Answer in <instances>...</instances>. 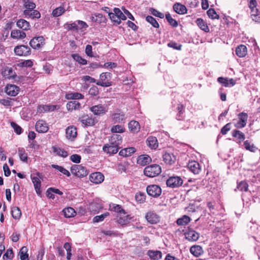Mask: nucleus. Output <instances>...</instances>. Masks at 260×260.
I'll list each match as a JSON object with an SVG mask.
<instances>
[{
  "label": "nucleus",
  "instance_id": "obj_64",
  "mask_svg": "<svg viewBox=\"0 0 260 260\" xmlns=\"http://www.w3.org/2000/svg\"><path fill=\"white\" fill-rule=\"evenodd\" d=\"M11 125L17 134L20 135L22 133V128L17 124L14 122H12L11 123Z\"/></svg>",
  "mask_w": 260,
  "mask_h": 260
},
{
  "label": "nucleus",
  "instance_id": "obj_42",
  "mask_svg": "<svg viewBox=\"0 0 260 260\" xmlns=\"http://www.w3.org/2000/svg\"><path fill=\"white\" fill-rule=\"evenodd\" d=\"M196 23L202 30L205 31V32H208L209 31L208 26L202 19L198 18L196 21Z\"/></svg>",
  "mask_w": 260,
  "mask_h": 260
},
{
  "label": "nucleus",
  "instance_id": "obj_52",
  "mask_svg": "<svg viewBox=\"0 0 260 260\" xmlns=\"http://www.w3.org/2000/svg\"><path fill=\"white\" fill-rule=\"evenodd\" d=\"M207 14L208 16V17L212 19H219V16L217 14L216 11L214 9L210 8L209 9L207 12Z\"/></svg>",
  "mask_w": 260,
  "mask_h": 260
},
{
  "label": "nucleus",
  "instance_id": "obj_13",
  "mask_svg": "<svg viewBox=\"0 0 260 260\" xmlns=\"http://www.w3.org/2000/svg\"><path fill=\"white\" fill-rule=\"evenodd\" d=\"M184 235L185 239L191 242L196 241L199 238V234L195 231L191 229H188L184 233Z\"/></svg>",
  "mask_w": 260,
  "mask_h": 260
},
{
  "label": "nucleus",
  "instance_id": "obj_15",
  "mask_svg": "<svg viewBox=\"0 0 260 260\" xmlns=\"http://www.w3.org/2000/svg\"><path fill=\"white\" fill-rule=\"evenodd\" d=\"M36 129L39 133H44L48 131L47 123L43 120H38L35 125Z\"/></svg>",
  "mask_w": 260,
  "mask_h": 260
},
{
  "label": "nucleus",
  "instance_id": "obj_9",
  "mask_svg": "<svg viewBox=\"0 0 260 260\" xmlns=\"http://www.w3.org/2000/svg\"><path fill=\"white\" fill-rule=\"evenodd\" d=\"M14 52L17 55L24 56H28L31 53L29 47L25 45H20L15 47Z\"/></svg>",
  "mask_w": 260,
  "mask_h": 260
},
{
  "label": "nucleus",
  "instance_id": "obj_4",
  "mask_svg": "<svg viewBox=\"0 0 260 260\" xmlns=\"http://www.w3.org/2000/svg\"><path fill=\"white\" fill-rule=\"evenodd\" d=\"M100 80L96 82L98 85L103 87H109L112 85L111 82L109 80L111 78V74L110 73H102L100 76Z\"/></svg>",
  "mask_w": 260,
  "mask_h": 260
},
{
  "label": "nucleus",
  "instance_id": "obj_12",
  "mask_svg": "<svg viewBox=\"0 0 260 260\" xmlns=\"http://www.w3.org/2000/svg\"><path fill=\"white\" fill-rule=\"evenodd\" d=\"M145 218L147 221L151 224H155L159 221V216L153 211L148 212L146 215Z\"/></svg>",
  "mask_w": 260,
  "mask_h": 260
},
{
  "label": "nucleus",
  "instance_id": "obj_34",
  "mask_svg": "<svg viewBox=\"0 0 260 260\" xmlns=\"http://www.w3.org/2000/svg\"><path fill=\"white\" fill-rule=\"evenodd\" d=\"M11 36L13 39H23L26 37V34L23 31L14 29L11 31Z\"/></svg>",
  "mask_w": 260,
  "mask_h": 260
},
{
  "label": "nucleus",
  "instance_id": "obj_46",
  "mask_svg": "<svg viewBox=\"0 0 260 260\" xmlns=\"http://www.w3.org/2000/svg\"><path fill=\"white\" fill-rule=\"evenodd\" d=\"M66 98L67 99L70 100V99H82L84 98L83 95H82L81 93H78V92H75V93H70L68 94H67L66 95Z\"/></svg>",
  "mask_w": 260,
  "mask_h": 260
},
{
  "label": "nucleus",
  "instance_id": "obj_29",
  "mask_svg": "<svg viewBox=\"0 0 260 260\" xmlns=\"http://www.w3.org/2000/svg\"><path fill=\"white\" fill-rule=\"evenodd\" d=\"M174 10L179 14H184L187 13L186 7L180 3H175L173 5Z\"/></svg>",
  "mask_w": 260,
  "mask_h": 260
},
{
  "label": "nucleus",
  "instance_id": "obj_11",
  "mask_svg": "<svg viewBox=\"0 0 260 260\" xmlns=\"http://www.w3.org/2000/svg\"><path fill=\"white\" fill-rule=\"evenodd\" d=\"M66 138L71 141H74L77 137V128L75 126L71 125L66 129Z\"/></svg>",
  "mask_w": 260,
  "mask_h": 260
},
{
  "label": "nucleus",
  "instance_id": "obj_41",
  "mask_svg": "<svg viewBox=\"0 0 260 260\" xmlns=\"http://www.w3.org/2000/svg\"><path fill=\"white\" fill-rule=\"evenodd\" d=\"M62 212L63 213L64 216L67 218L74 217L76 214L75 210L72 207L64 208L62 210Z\"/></svg>",
  "mask_w": 260,
  "mask_h": 260
},
{
  "label": "nucleus",
  "instance_id": "obj_39",
  "mask_svg": "<svg viewBox=\"0 0 260 260\" xmlns=\"http://www.w3.org/2000/svg\"><path fill=\"white\" fill-rule=\"evenodd\" d=\"M148 255L151 259L154 260H158L161 258L162 253L160 251L149 250Z\"/></svg>",
  "mask_w": 260,
  "mask_h": 260
},
{
  "label": "nucleus",
  "instance_id": "obj_58",
  "mask_svg": "<svg viewBox=\"0 0 260 260\" xmlns=\"http://www.w3.org/2000/svg\"><path fill=\"white\" fill-rule=\"evenodd\" d=\"M14 257V254L12 249L9 248L7 250L6 253L4 254L3 258L4 260L7 259H12Z\"/></svg>",
  "mask_w": 260,
  "mask_h": 260
},
{
  "label": "nucleus",
  "instance_id": "obj_22",
  "mask_svg": "<svg viewBox=\"0 0 260 260\" xmlns=\"http://www.w3.org/2000/svg\"><path fill=\"white\" fill-rule=\"evenodd\" d=\"M151 161V157L146 154L141 155L138 157L137 164L144 166Z\"/></svg>",
  "mask_w": 260,
  "mask_h": 260
},
{
  "label": "nucleus",
  "instance_id": "obj_8",
  "mask_svg": "<svg viewBox=\"0 0 260 260\" xmlns=\"http://www.w3.org/2000/svg\"><path fill=\"white\" fill-rule=\"evenodd\" d=\"M79 120L85 126H93L98 122V120L95 117H93L92 116L88 115L82 116L79 118Z\"/></svg>",
  "mask_w": 260,
  "mask_h": 260
},
{
  "label": "nucleus",
  "instance_id": "obj_56",
  "mask_svg": "<svg viewBox=\"0 0 260 260\" xmlns=\"http://www.w3.org/2000/svg\"><path fill=\"white\" fill-rule=\"evenodd\" d=\"M65 11L64 9L62 7H59L55 9L52 12V15L54 17H58L61 15Z\"/></svg>",
  "mask_w": 260,
  "mask_h": 260
},
{
  "label": "nucleus",
  "instance_id": "obj_37",
  "mask_svg": "<svg viewBox=\"0 0 260 260\" xmlns=\"http://www.w3.org/2000/svg\"><path fill=\"white\" fill-rule=\"evenodd\" d=\"M232 136L236 139V141L238 143H241L244 141V135L240 131H233L232 132Z\"/></svg>",
  "mask_w": 260,
  "mask_h": 260
},
{
  "label": "nucleus",
  "instance_id": "obj_27",
  "mask_svg": "<svg viewBox=\"0 0 260 260\" xmlns=\"http://www.w3.org/2000/svg\"><path fill=\"white\" fill-rule=\"evenodd\" d=\"M55 105H40L38 107L37 111L39 113H44L45 112L53 111L56 109Z\"/></svg>",
  "mask_w": 260,
  "mask_h": 260
},
{
  "label": "nucleus",
  "instance_id": "obj_28",
  "mask_svg": "<svg viewBox=\"0 0 260 260\" xmlns=\"http://www.w3.org/2000/svg\"><path fill=\"white\" fill-rule=\"evenodd\" d=\"M136 151L135 147H128L121 150L119 153L120 156L128 157L132 155Z\"/></svg>",
  "mask_w": 260,
  "mask_h": 260
},
{
  "label": "nucleus",
  "instance_id": "obj_47",
  "mask_svg": "<svg viewBox=\"0 0 260 260\" xmlns=\"http://www.w3.org/2000/svg\"><path fill=\"white\" fill-rule=\"evenodd\" d=\"M167 21L170 25L173 27H176L178 25V22L173 19L170 13H167L165 15Z\"/></svg>",
  "mask_w": 260,
  "mask_h": 260
},
{
  "label": "nucleus",
  "instance_id": "obj_35",
  "mask_svg": "<svg viewBox=\"0 0 260 260\" xmlns=\"http://www.w3.org/2000/svg\"><path fill=\"white\" fill-rule=\"evenodd\" d=\"M81 107V104L79 102L74 101L68 102L67 104V108L69 111L79 109Z\"/></svg>",
  "mask_w": 260,
  "mask_h": 260
},
{
  "label": "nucleus",
  "instance_id": "obj_6",
  "mask_svg": "<svg viewBox=\"0 0 260 260\" xmlns=\"http://www.w3.org/2000/svg\"><path fill=\"white\" fill-rule=\"evenodd\" d=\"M168 186L172 188H176L180 186L183 183V180L178 176H172L167 180Z\"/></svg>",
  "mask_w": 260,
  "mask_h": 260
},
{
  "label": "nucleus",
  "instance_id": "obj_43",
  "mask_svg": "<svg viewBox=\"0 0 260 260\" xmlns=\"http://www.w3.org/2000/svg\"><path fill=\"white\" fill-rule=\"evenodd\" d=\"M28 249L26 247H22L19 252V255L21 260H27L28 259Z\"/></svg>",
  "mask_w": 260,
  "mask_h": 260
},
{
  "label": "nucleus",
  "instance_id": "obj_59",
  "mask_svg": "<svg viewBox=\"0 0 260 260\" xmlns=\"http://www.w3.org/2000/svg\"><path fill=\"white\" fill-rule=\"evenodd\" d=\"M149 11L151 14L156 17H158L160 18H164L165 17V15L162 13L159 12L158 11L154 8H150Z\"/></svg>",
  "mask_w": 260,
  "mask_h": 260
},
{
  "label": "nucleus",
  "instance_id": "obj_38",
  "mask_svg": "<svg viewBox=\"0 0 260 260\" xmlns=\"http://www.w3.org/2000/svg\"><path fill=\"white\" fill-rule=\"evenodd\" d=\"M190 220L191 219L188 216L184 215L177 220L176 223L178 225H186Z\"/></svg>",
  "mask_w": 260,
  "mask_h": 260
},
{
  "label": "nucleus",
  "instance_id": "obj_17",
  "mask_svg": "<svg viewBox=\"0 0 260 260\" xmlns=\"http://www.w3.org/2000/svg\"><path fill=\"white\" fill-rule=\"evenodd\" d=\"M104 180V175L100 172H95L92 173L90 175V180L91 182L99 184L102 183Z\"/></svg>",
  "mask_w": 260,
  "mask_h": 260
},
{
  "label": "nucleus",
  "instance_id": "obj_54",
  "mask_svg": "<svg viewBox=\"0 0 260 260\" xmlns=\"http://www.w3.org/2000/svg\"><path fill=\"white\" fill-rule=\"evenodd\" d=\"M64 26L68 30H77L78 29L77 24L75 22L72 23H66Z\"/></svg>",
  "mask_w": 260,
  "mask_h": 260
},
{
  "label": "nucleus",
  "instance_id": "obj_53",
  "mask_svg": "<svg viewBox=\"0 0 260 260\" xmlns=\"http://www.w3.org/2000/svg\"><path fill=\"white\" fill-rule=\"evenodd\" d=\"M146 20L150 23L154 27L158 28L159 25L156 19L151 16H147L146 17Z\"/></svg>",
  "mask_w": 260,
  "mask_h": 260
},
{
  "label": "nucleus",
  "instance_id": "obj_16",
  "mask_svg": "<svg viewBox=\"0 0 260 260\" xmlns=\"http://www.w3.org/2000/svg\"><path fill=\"white\" fill-rule=\"evenodd\" d=\"M6 92L10 96H15L18 94L19 87L15 85L8 84L6 87Z\"/></svg>",
  "mask_w": 260,
  "mask_h": 260
},
{
  "label": "nucleus",
  "instance_id": "obj_3",
  "mask_svg": "<svg viewBox=\"0 0 260 260\" xmlns=\"http://www.w3.org/2000/svg\"><path fill=\"white\" fill-rule=\"evenodd\" d=\"M71 171L73 175L78 177H83L88 173L86 168L81 165H74L71 168Z\"/></svg>",
  "mask_w": 260,
  "mask_h": 260
},
{
  "label": "nucleus",
  "instance_id": "obj_63",
  "mask_svg": "<svg viewBox=\"0 0 260 260\" xmlns=\"http://www.w3.org/2000/svg\"><path fill=\"white\" fill-rule=\"evenodd\" d=\"M236 53L239 57H244V45H240L236 48Z\"/></svg>",
  "mask_w": 260,
  "mask_h": 260
},
{
  "label": "nucleus",
  "instance_id": "obj_49",
  "mask_svg": "<svg viewBox=\"0 0 260 260\" xmlns=\"http://www.w3.org/2000/svg\"><path fill=\"white\" fill-rule=\"evenodd\" d=\"M245 148L251 152H254L258 150L257 148L250 142L245 141Z\"/></svg>",
  "mask_w": 260,
  "mask_h": 260
},
{
  "label": "nucleus",
  "instance_id": "obj_1",
  "mask_svg": "<svg viewBox=\"0 0 260 260\" xmlns=\"http://www.w3.org/2000/svg\"><path fill=\"white\" fill-rule=\"evenodd\" d=\"M248 5L251 11V17L256 22H260V13L256 8L257 3L256 0H247Z\"/></svg>",
  "mask_w": 260,
  "mask_h": 260
},
{
  "label": "nucleus",
  "instance_id": "obj_45",
  "mask_svg": "<svg viewBox=\"0 0 260 260\" xmlns=\"http://www.w3.org/2000/svg\"><path fill=\"white\" fill-rule=\"evenodd\" d=\"M11 213L12 217L15 219H19L21 216V211L17 207H14L12 208Z\"/></svg>",
  "mask_w": 260,
  "mask_h": 260
},
{
  "label": "nucleus",
  "instance_id": "obj_2",
  "mask_svg": "<svg viewBox=\"0 0 260 260\" xmlns=\"http://www.w3.org/2000/svg\"><path fill=\"white\" fill-rule=\"evenodd\" d=\"M144 174L150 178L158 176L161 172V167L158 165H151L144 169Z\"/></svg>",
  "mask_w": 260,
  "mask_h": 260
},
{
  "label": "nucleus",
  "instance_id": "obj_31",
  "mask_svg": "<svg viewBox=\"0 0 260 260\" xmlns=\"http://www.w3.org/2000/svg\"><path fill=\"white\" fill-rule=\"evenodd\" d=\"M24 14L29 17L34 18H39L41 17V14L39 11L35 10H25L24 11Z\"/></svg>",
  "mask_w": 260,
  "mask_h": 260
},
{
  "label": "nucleus",
  "instance_id": "obj_61",
  "mask_svg": "<svg viewBox=\"0 0 260 260\" xmlns=\"http://www.w3.org/2000/svg\"><path fill=\"white\" fill-rule=\"evenodd\" d=\"M113 11L117 15L119 19H120V20H124L126 19V17L125 16V15L121 12V11L119 8H114Z\"/></svg>",
  "mask_w": 260,
  "mask_h": 260
},
{
  "label": "nucleus",
  "instance_id": "obj_14",
  "mask_svg": "<svg viewBox=\"0 0 260 260\" xmlns=\"http://www.w3.org/2000/svg\"><path fill=\"white\" fill-rule=\"evenodd\" d=\"M2 74L4 77L8 79H15L17 77L15 72L12 68L6 67L2 71Z\"/></svg>",
  "mask_w": 260,
  "mask_h": 260
},
{
  "label": "nucleus",
  "instance_id": "obj_36",
  "mask_svg": "<svg viewBox=\"0 0 260 260\" xmlns=\"http://www.w3.org/2000/svg\"><path fill=\"white\" fill-rule=\"evenodd\" d=\"M109 210L117 212L118 213H123L124 214H125V212L124 209H123L121 206L119 205L111 203L109 205Z\"/></svg>",
  "mask_w": 260,
  "mask_h": 260
},
{
  "label": "nucleus",
  "instance_id": "obj_51",
  "mask_svg": "<svg viewBox=\"0 0 260 260\" xmlns=\"http://www.w3.org/2000/svg\"><path fill=\"white\" fill-rule=\"evenodd\" d=\"M26 10H33L36 7V4L32 0H23Z\"/></svg>",
  "mask_w": 260,
  "mask_h": 260
},
{
  "label": "nucleus",
  "instance_id": "obj_5",
  "mask_svg": "<svg viewBox=\"0 0 260 260\" xmlns=\"http://www.w3.org/2000/svg\"><path fill=\"white\" fill-rule=\"evenodd\" d=\"M45 44V39L43 36L35 37L29 42L30 46L35 49H39Z\"/></svg>",
  "mask_w": 260,
  "mask_h": 260
},
{
  "label": "nucleus",
  "instance_id": "obj_40",
  "mask_svg": "<svg viewBox=\"0 0 260 260\" xmlns=\"http://www.w3.org/2000/svg\"><path fill=\"white\" fill-rule=\"evenodd\" d=\"M16 24L18 27L23 30H26L29 29V22L24 19H21L18 20Z\"/></svg>",
  "mask_w": 260,
  "mask_h": 260
},
{
  "label": "nucleus",
  "instance_id": "obj_57",
  "mask_svg": "<svg viewBox=\"0 0 260 260\" xmlns=\"http://www.w3.org/2000/svg\"><path fill=\"white\" fill-rule=\"evenodd\" d=\"M109 215V213L108 212H106L103 214H101L100 215H98L95 216L93 218V222H99L100 221H102L104 220V219L108 215Z\"/></svg>",
  "mask_w": 260,
  "mask_h": 260
},
{
  "label": "nucleus",
  "instance_id": "obj_60",
  "mask_svg": "<svg viewBox=\"0 0 260 260\" xmlns=\"http://www.w3.org/2000/svg\"><path fill=\"white\" fill-rule=\"evenodd\" d=\"M145 194L142 192L137 193L135 196L136 200L140 203H142L145 202Z\"/></svg>",
  "mask_w": 260,
  "mask_h": 260
},
{
  "label": "nucleus",
  "instance_id": "obj_18",
  "mask_svg": "<svg viewBox=\"0 0 260 260\" xmlns=\"http://www.w3.org/2000/svg\"><path fill=\"white\" fill-rule=\"evenodd\" d=\"M122 138L120 135L114 134L109 140V143L118 147H120V145L122 144Z\"/></svg>",
  "mask_w": 260,
  "mask_h": 260
},
{
  "label": "nucleus",
  "instance_id": "obj_32",
  "mask_svg": "<svg viewBox=\"0 0 260 260\" xmlns=\"http://www.w3.org/2000/svg\"><path fill=\"white\" fill-rule=\"evenodd\" d=\"M190 252L194 256L199 257L203 253L202 247L200 245L192 246L190 248Z\"/></svg>",
  "mask_w": 260,
  "mask_h": 260
},
{
  "label": "nucleus",
  "instance_id": "obj_44",
  "mask_svg": "<svg viewBox=\"0 0 260 260\" xmlns=\"http://www.w3.org/2000/svg\"><path fill=\"white\" fill-rule=\"evenodd\" d=\"M18 153L21 160H22L23 162L27 161V154L25 152V151L23 148H19L18 150Z\"/></svg>",
  "mask_w": 260,
  "mask_h": 260
},
{
  "label": "nucleus",
  "instance_id": "obj_20",
  "mask_svg": "<svg viewBox=\"0 0 260 260\" xmlns=\"http://www.w3.org/2000/svg\"><path fill=\"white\" fill-rule=\"evenodd\" d=\"M120 147H118L113 145H111V144H106L104 145L103 147V150L105 152L110 154H116Z\"/></svg>",
  "mask_w": 260,
  "mask_h": 260
},
{
  "label": "nucleus",
  "instance_id": "obj_25",
  "mask_svg": "<svg viewBox=\"0 0 260 260\" xmlns=\"http://www.w3.org/2000/svg\"><path fill=\"white\" fill-rule=\"evenodd\" d=\"M217 81L225 87L232 86L235 84V81L233 79L228 80L227 78L220 77L218 78Z\"/></svg>",
  "mask_w": 260,
  "mask_h": 260
},
{
  "label": "nucleus",
  "instance_id": "obj_26",
  "mask_svg": "<svg viewBox=\"0 0 260 260\" xmlns=\"http://www.w3.org/2000/svg\"><path fill=\"white\" fill-rule=\"evenodd\" d=\"M146 143L149 147L152 149H156L158 146L157 140L155 137H149L146 140Z\"/></svg>",
  "mask_w": 260,
  "mask_h": 260
},
{
  "label": "nucleus",
  "instance_id": "obj_50",
  "mask_svg": "<svg viewBox=\"0 0 260 260\" xmlns=\"http://www.w3.org/2000/svg\"><path fill=\"white\" fill-rule=\"evenodd\" d=\"M72 57L75 61L81 64L85 65L87 64V60L77 54H72Z\"/></svg>",
  "mask_w": 260,
  "mask_h": 260
},
{
  "label": "nucleus",
  "instance_id": "obj_30",
  "mask_svg": "<svg viewBox=\"0 0 260 260\" xmlns=\"http://www.w3.org/2000/svg\"><path fill=\"white\" fill-rule=\"evenodd\" d=\"M90 19L92 22L98 23L105 22L106 20L105 17L101 13L94 14L91 16Z\"/></svg>",
  "mask_w": 260,
  "mask_h": 260
},
{
  "label": "nucleus",
  "instance_id": "obj_21",
  "mask_svg": "<svg viewBox=\"0 0 260 260\" xmlns=\"http://www.w3.org/2000/svg\"><path fill=\"white\" fill-rule=\"evenodd\" d=\"M163 160L167 164L172 165L176 160L175 156L172 153L165 152L162 155Z\"/></svg>",
  "mask_w": 260,
  "mask_h": 260
},
{
  "label": "nucleus",
  "instance_id": "obj_62",
  "mask_svg": "<svg viewBox=\"0 0 260 260\" xmlns=\"http://www.w3.org/2000/svg\"><path fill=\"white\" fill-rule=\"evenodd\" d=\"M109 16L112 21L116 23L117 24H119L121 23V20H120V19H119L115 12L109 13Z\"/></svg>",
  "mask_w": 260,
  "mask_h": 260
},
{
  "label": "nucleus",
  "instance_id": "obj_10",
  "mask_svg": "<svg viewBox=\"0 0 260 260\" xmlns=\"http://www.w3.org/2000/svg\"><path fill=\"white\" fill-rule=\"evenodd\" d=\"M89 110L96 116L104 115L107 111L106 107L102 104L93 106L89 108Z\"/></svg>",
  "mask_w": 260,
  "mask_h": 260
},
{
  "label": "nucleus",
  "instance_id": "obj_23",
  "mask_svg": "<svg viewBox=\"0 0 260 260\" xmlns=\"http://www.w3.org/2000/svg\"><path fill=\"white\" fill-rule=\"evenodd\" d=\"M32 182L36 191L38 195H41L42 191L41 190V181L38 176H31Z\"/></svg>",
  "mask_w": 260,
  "mask_h": 260
},
{
  "label": "nucleus",
  "instance_id": "obj_19",
  "mask_svg": "<svg viewBox=\"0 0 260 260\" xmlns=\"http://www.w3.org/2000/svg\"><path fill=\"white\" fill-rule=\"evenodd\" d=\"M187 168L194 174H198L201 171L200 165L198 162L196 161H191L189 162Z\"/></svg>",
  "mask_w": 260,
  "mask_h": 260
},
{
  "label": "nucleus",
  "instance_id": "obj_24",
  "mask_svg": "<svg viewBox=\"0 0 260 260\" xmlns=\"http://www.w3.org/2000/svg\"><path fill=\"white\" fill-rule=\"evenodd\" d=\"M111 118L114 123L124 122L125 117L123 113H115L111 115Z\"/></svg>",
  "mask_w": 260,
  "mask_h": 260
},
{
  "label": "nucleus",
  "instance_id": "obj_7",
  "mask_svg": "<svg viewBox=\"0 0 260 260\" xmlns=\"http://www.w3.org/2000/svg\"><path fill=\"white\" fill-rule=\"evenodd\" d=\"M146 191L148 194L152 197L156 198L161 193V188L156 185H150L147 187Z\"/></svg>",
  "mask_w": 260,
  "mask_h": 260
},
{
  "label": "nucleus",
  "instance_id": "obj_48",
  "mask_svg": "<svg viewBox=\"0 0 260 260\" xmlns=\"http://www.w3.org/2000/svg\"><path fill=\"white\" fill-rule=\"evenodd\" d=\"M239 116V121L235 122V126L238 128H242L244 127V112H241L238 115Z\"/></svg>",
  "mask_w": 260,
  "mask_h": 260
},
{
  "label": "nucleus",
  "instance_id": "obj_33",
  "mask_svg": "<svg viewBox=\"0 0 260 260\" xmlns=\"http://www.w3.org/2000/svg\"><path fill=\"white\" fill-rule=\"evenodd\" d=\"M128 128L132 132L136 133L140 131V126L138 121L132 120L128 123Z\"/></svg>",
  "mask_w": 260,
  "mask_h": 260
},
{
  "label": "nucleus",
  "instance_id": "obj_55",
  "mask_svg": "<svg viewBox=\"0 0 260 260\" xmlns=\"http://www.w3.org/2000/svg\"><path fill=\"white\" fill-rule=\"evenodd\" d=\"M125 131L124 128L120 125H116L111 128V131L113 133H121Z\"/></svg>",
  "mask_w": 260,
  "mask_h": 260
}]
</instances>
